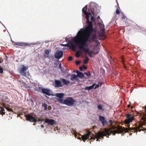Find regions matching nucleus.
<instances>
[{
  "label": "nucleus",
  "mask_w": 146,
  "mask_h": 146,
  "mask_svg": "<svg viewBox=\"0 0 146 146\" xmlns=\"http://www.w3.org/2000/svg\"><path fill=\"white\" fill-rule=\"evenodd\" d=\"M93 31V29L84 30L83 29H81L78 32L77 35L73 39V42L79 45V49L82 50L85 54H88L89 52V49L86 48L85 47L88 46V44L87 43L88 41L91 42V40H89V38Z\"/></svg>",
  "instance_id": "nucleus-1"
},
{
  "label": "nucleus",
  "mask_w": 146,
  "mask_h": 146,
  "mask_svg": "<svg viewBox=\"0 0 146 146\" xmlns=\"http://www.w3.org/2000/svg\"><path fill=\"white\" fill-rule=\"evenodd\" d=\"M87 5H86L82 9V11L86 15V18L87 19L86 23L88 24L87 27H85V30L93 29L92 21H95L96 17L97 14L99 12L100 9L97 7L95 4L91 3L89 6L88 13L87 11Z\"/></svg>",
  "instance_id": "nucleus-2"
},
{
  "label": "nucleus",
  "mask_w": 146,
  "mask_h": 146,
  "mask_svg": "<svg viewBox=\"0 0 146 146\" xmlns=\"http://www.w3.org/2000/svg\"><path fill=\"white\" fill-rule=\"evenodd\" d=\"M123 131L119 128L118 130H114V131L111 130V129H107L105 128L104 129V132L102 131H99L97 133V134L94 135L93 134V135H91V133L90 131H88L87 133L85 134L82 136V140L84 141L85 142L86 140L88 139L90 136V139H93V141L96 139L97 141H100V139L101 136H105L106 135L109 136L111 134H113V135H115L116 133L119 134V133H122Z\"/></svg>",
  "instance_id": "nucleus-3"
},
{
  "label": "nucleus",
  "mask_w": 146,
  "mask_h": 146,
  "mask_svg": "<svg viewBox=\"0 0 146 146\" xmlns=\"http://www.w3.org/2000/svg\"><path fill=\"white\" fill-rule=\"evenodd\" d=\"M145 124H144L143 123L142 124L139 123V125L133 128H132L130 127H124L123 129H122V127H121L118 126L117 127L113 126L111 128H110L111 130L113 129H117V130H118L119 128H120V129L123 131V133H121V134H124V131H125V133L128 132L129 131H130L131 132L134 131V132H137L138 131H144V130H146V125Z\"/></svg>",
  "instance_id": "nucleus-4"
},
{
  "label": "nucleus",
  "mask_w": 146,
  "mask_h": 146,
  "mask_svg": "<svg viewBox=\"0 0 146 146\" xmlns=\"http://www.w3.org/2000/svg\"><path fill=\"white\" fill-rule=\"evenodd\" d=\"M76 102L75 100L71 97H68L65 99V104L69 106H73L74 103Z\"/></svg>",
  "instance_id": "nucleus-5"
},
{
  "label": "nucleus",
  "mask_w": 146,
  "mask_h": 146,
  "mask_svg": "<svg viewBox=\"0 0 146 146\" xmlns=\"http://www.w3.org/2000/svg\"><path fill=\"white\" fill-rule=\"evenodd\" d=\"M125 116L127 118L124 121V123L125 124L127 125V126L128 127H130V125L129 123L132 121L134 119L133 117L130 114H127L125 115Z\"/></svg>",
  "instance_id": "nucleus-6"
},
{
  "label": "nucleus",
  "mask_w": 146,
  "mask_h": 146,
  "mask_svg": "<svg viewBox=\"0 0 146 146\" xmlns=\"http://www.w3.org/2000/svg\"><path fill=\"white\" fill-rule=\"evenodd\" d=\"M28 66H25L23 65H21V66L20 72L22 76H26V71L28 69Z\"/></svg>",
  "instance_id": "nucleus-7"
},
{
  "label": "nucleus",
  "mask_w": 146,
  "mask_h": 146,
  "mask_svg": "<svg viewBox=\"0 0 146 146\" xmlns=\"http://www.w3.org/2000/svg\"><path fill=\"white\" fill-rule=\"evenodd\" d=\"M26 118L27 120L30 121V122H36L37 121L36 119L30 114L27 115L26 116Z\"/></svg>",
  "instance_id": "nucleus-8"
},
{
  "label": "nucleus",
  "mask_w": 146,
  "mask_h": 146,
  "mask_svg": "<svg viewBox=\"0 0 146 146\" xmlns=\"http://www.w3.org/2000/svg\"><path fill=\"white\" fill-rule=\"evenodd\" d=\"M11 41L13 43H14V44L22 46H29V44L27 43H24L22 42H15L12 40Z\"/></svg>",
  "instance_id": "nucleus-9"
},
{
  "label": "nucleus",
  "mask_w": 146,
  "mask_h": 146,
  "mask_svg": "<svg viewBox=\"0 0 146 146\" xmlns=\"http://www.w3.org/2000/svg\"><path fill=\"white\" fill-rule=\"evenodd\" d=\"M99 117V120L102 123L103 126L108 124V123L104 117L100 115Z\"/></svg>",
  "instance_id": "nucleus-10"
},
{
  "label": "nucleus",
  "mask_w": 146,
  "mask_h": 146,
  "mask_svg": "<svg viewBox=\"0 0 146 146\" xmlns=\"http://www.w3.org/2000/svg\"><path fill=\"white\" fill-rule=\"evenodd\" d=\"M64 86V84H62L60 80H54V86L56 88H58L62 87Z\"/></svg>",
  "instance_id": "nucleus-11"
},
{
  "label": "nucleus",
  "mask_w": 146,
  "mask_h": 146,
  "mask_svg": "<svg viewBox=\"0 0 146 146\" xmlns=\"http://www.w3.org/2000/svg\"><path fill=\"white\" fill-rule=\"evenodd\" d=\"M45 122L46 123H47L48 125H52L56 123L55 121L54 120L48 118H45Z\"/></svg>",
  "instance_id": "nucleus-12"
},
{
  "label": "nucleus",
  "mask_w": 146,
  "mask_h": 146,
  "mask_svg": "<svg viewBox=\"0 0 146 146\" xmlns=\"http://www.w3.org/2000/svg\"><path fill=\"white\" fill-rule=\"evenodd\" d=\"M63 52L61 50H57L55 54V57L57 59H60L63 56Z\"/></svg>",
  "instance_id": "nucleus-13"
},
{
  "label": "nucleus",
  "mask_w": 146,
  "mask_h": 146,
  "mask_svg": "<svg viewBox=\"0 0 146 146\" xmlns=\"http://www.w3.org/2000/svg\"><path fill=\"white\" fill-rule=\"evenodd\" d=\"M50 91L49 89L44 88L42 89L41 93L49 96L51 95Z\"/></svg>",
  "instance_id": "nucleus-14"
},
{
  "label": "nucleus",
  "mask_w": 146,
  "mask_h": 146,
  "mask_svg": "<svg viewBox=\"0 0 146 146\" xmlns=\"http://www.w3.org/2000/svg\"><path fill=\"white\" fill-rule=\"evenodd\" d=\"M70 79L72 80H75L78 81V78H77V76L75 74H72L70 77Z\"/></svg>",
  "instance_id": "nucleus-15"
},
{
  "label": "nucleus",
  "mask_w": 146,
  "mask_h": 146,
  "mask_svg": "<svg viewBox=\"0 0 146 146\" xmlns=\"http://www.w3.org/2000/svg\"><path fill=\"white\" fill-rule=\"evenodd\" d=\"M64 94L62 93H56V94L55 96L57 97L58 98H63L64 96Z\"/></svg>",
  "instance_id": "nucleus-16"
},
{
  "label": "nucleus",
  "mask_w": 146,
  "mask_h": 146,
  "mask_svg": "<svg viewBox=\"0 0 146 146\" xmlns=\"http://www.w3.org/2000/svg\"><path fill=\"white\" fill-rule=\"evenodd\" d=\"M60 80H62V82L63 83V84L66 85H68V84L70 83V82L68 80H67L64 78H61Z\"/></svg>",
  "instance_id": "nucleus-17"
},
{
  "label": "nucleus",
  "mask_w": 146,
  "mask_h": 146,
  "mask_svg": "<svg viewBox=\"0 0 146 146\" xmlns=\"http://www.w3.org/2000/svg\"><path fill=\"white\" fill-rule=\"evenodd\" d=\"M100 31L101 32V33L100 35V36H104L105 35V29L104 28V26L103 25V27L102 28L100 29Z\"/></svg>",
  "instance_id": "nucleus-18"
},
{
  "label": "nucleus",
  "mask_w": 146,
  "mask_h": 146,
  "mask_svg": "<svg viewBox=\"0 0 146 146\" xmlns=\"http://www.w3.org/2000/svg\"><path fill=\"white\" fill-rule=\"evenodd\" d=\"M95 85V84H94L92 85L89 86H86L85 88L86 90H90L94 88V86Z\"/></svg>",
  "instance_id": "nucleus-19"
},
{
  "label": "nucleus",
  "mask_w": 146,
  "mask_h": 146,
  "mask_svg": "<svg viewBox=\"0 0 146 146\" xmlns=\"http://www.w3.org/2000/svg\"><path fill=\"white\" fill-rule=\"evenodd\" d=\"M45 54H44V56L46 58H48V55H49L50 52L48 50L46 49L44 51Z\"/></svg>",
  "instance_id": "nucleus-20"
},
{
  "label": "nucleus",
  "mask_w": 146,
  "mask_h": 146,
  "mask_svg": "<svg viewBox=\"0 0 146 146\" xmlns=\"http://www.w3.org/2000/svg\"><path fill=\"white\" fill-rule=\"evenodd\" d=\"M77 77H78L80 78H82L84 77V74L81 72H78L77 73Z\"/></svg>",
  "instance_id": "nucleus-21"
},
{
  "label": "nucleus",
  "mask_w": 146,
  "mask_h": 146,
  "mask_svg": "<svg viewBox=\"0 0 146 146\" xmlns=\"http://www.w3.org/2000/svg\"><path fill=\"white\" fill-rule=\"evenodd\" d=\"M57 100L60 103L65 104L64 101H65V99L64 100L61 98H57Z\"/></svg>",
  "instance_id": "nucleus-22"
},
{
  "label": "nucleus",
  "mask_w": 146,
  "mask_h": 146,
  "mask_svg": "<svg viewBox=\"0 0 146 146\" xmlns=\"http://www.w3.org/2000/svg\"><path fill=\"white\" fill-rule=\"evenodd\" d=\"M0 113L1 114H5V113L3 112L5 111V110L3 108L0 106Z\"/></svg>",
  "instance_id": "nucleus-23"
},
{
  "label": "nucleus",
  "mask_w": 146,
  "mask_h": 146,
  "mask_svg": "<svg viewBox=\"0 0 146 146\" xmlns=\"http://www.w3.org/2000/svg\"><path fill=\"white\" fill-rule=\"evenodd\" d=\"M69 48L72 50H74L75 49V46L74 44H72L70 46Z\"/></svg>",
  "instance_id": "nucleus-24"
},
{
  "label": "nucleus",
  "mask_w": 146,
  "mask_h": 146,
  "mask_svg": "<svg viewBox=\"0 0 146 146\" xmlns=\"http://www.w3.org/2000/svg\"><path fill=\"white\" fill-rule=\"evenodd\" d=\"M89 60V58L88 57H87L84 60L83 62L85 64H87L88 61Z\"/></svg>",
  "instance_id": "nucleus-25"
},
{
  "label": "nucleus",
  "mask_w": 146,
  "mask_h": 146,
  "mask_svg": "<svg viewBox=\"0 0 146 146\" xmlns=\"http://www.w3.org/2000/svg\"><path fill=\"white\" fill-rule=\"evenodd\" d=\"M96 36L95 35H94L92 37V41L93 42L96 41L95 39H96ZM96 41L97 42L98 41V40H96Z\"/></svg>",
  "instance_id": "nucleus-26"
},
{
  "label": "nucleus",
  "mask_w": 146,
  "mask_h": 146,
  "mask_svg": "<svg viewBox=\"0 0 146 146\" xmlns=\"http://www.w3.org/2000/svg\"><path fill=\"white\" fill-rule=\"evenodd\" d=\"M42 106L44 108V110H45L47 109V105L45 103H44L42 104Z\"/></svg>",
  "instance_id": "nucleus-27"
},
{
  "label": "nucleus",
  "mask_w": 146,
  "mask_h": 146,
  "mask_svg": "<svg viewBox=\"0 0 146 146\" xmlns=\"http://www.w3.org/2000/svg\"><path fill=\"white\" fill-rule=\"evenodd\" d=\"M80 52V51H77L76 54V55H75V56H76V57H79L80 56V54H79V53Z\"/></svg>",
  "instance_id": "nucleus-28"
},
{
  "label": "nucleus",
  "mask_w": 146,
  "mask_h": 146,
  "mask_svg": "<svg viewBox=\"0 0 146 146\" xmlns=\"http://www.w3.org/2000/svg\"><path fill=\"white\" fill-rule=\"evenodd\" d=\"M73 60V58L71 56H70L68 58V61H71Z\"/></svg>",
  "instance_id": "nucleus-29"
},
{
  "label": "nucleus",
  "mask_w": 146,
  "mask_h": 146,
  "mask_svg": "<svg viewBox=\"0 0 146 146\" xmlns=\"http://www.w3.org/2000/svg\"><path fill=\"white\" fill-rule=\"evenodd\" d=\"M84 74L87 76H90L91 75L89 71L88 73L84 72Z\"/></svg>",
  "instance_id": "nucleus-30"
},
{
  "label": "nucleus",
  "mask_w": 146,
  "mask_h": 146,
  "mask_svg": "<svg viewBox=\"0 0 146 146\" xmlns=\"http://www.w3.org/2000/svg\"><path fill=\"white\" fill-rule=\"evenodd\" d=\"M121 13L122 14V16L121 17L122 19H125L126 18V17L124 15L123 13L121 12Z\"/></svg>",
  "instance_id": "nucleus-31"
},
{
  "label": "nucleus",
  "mask_w": 146,
  "mask_h": 146,
  "mask_svg": "<svg viewBox=\"0 0 146 146\" xmlns=\"http://www.w3.org/2000/svg\"><path fill=\"white\" fill-rule=\"evenodd\" d=\"M80 63V62L79 60L76 61L75 62V64L77 65H79Z\"/></svg>",
  "instance_id": "nucleus-32"
},
{
  "label": "nucleus",
  "mask_w": 146,
  "mask_h": 146,
  "mask_svg": "<svg viewBox=\"0 0 146 146\" xmlns=\"http://www.w3.org/2000/svg\"><path fill=\"white\" fill-rule=\"evenodd\" d=\"M98 108L99 110H101L102 109V107L100 105H98Z\"/></svg>",
  "instance_id": "nucleus-33"
},
{
  "label": "nucleus",
  "mask_w": 146,
  "mask_h": 146,
  "mask_svg": "<svg viewBox=\"0 0 146 146\" xmlns=\"http://www.w3.org/2000/svg\"><path fill=\"white\" fill-rule=\"evenodd\" d=\"M115 12H116V13L117 14H118L120 13L119 10L118 8L117 9H116V11Z\"/></svg>",
  "instance_id": "nucleus-34"
},
{
  "label": "nucleus",
  "mask_w": 146,
  "mask_h": 146,
  "mask_svg": "<svg viewBox=\"0 0 146 146\" xmlns=\"http://www.w3.org/2000/svg\"><path fill=\"white\" fill-rule=\"evenodd\" d=\"M92 52H89L88 54V56L90 57H92L93 56L92 55Z\"/></svg>",
  "instance_id": "nucleus-35"
},
{
  "label": "nucleus",
  "mask_w": 146,
  "mask_h": 146,
  "mask_svg": "<svg viewBox=\"0 0 146 146\" xmlns=\"http://www.w3.org/2000/svg\"><path fill=\"white\" fill-rule=\"evenodd\" d=\"M42 88L40 87H39L38 88L37 91H38L40 92H41Z\"/></svg>",
  "instance_id": "nucleus-36"
},
{
  "label": "nucleus",
  "mask_w": 146,
  "mask_h": 146,
  "mask_svg": "<svg viewBox=\"0 0 146 146\" xmlns=\"http://www.w3.org/2000/svg\"><path fill=\"white\" fill-rule=\"evenodd\" d=\"M7 110L9 111H13V110L11 108H7Z\"/></svg>",
  "instance_id": "nucleus-37"
},
{
  "label": "nucleus",
  "mask_w": 146,
  "mask_h": 146,
  "mask_svg": "<svg viewBox=\"0 0 146 146\" xmlns=\"http://www.w3.org/2000/svg\"><path fill=\"white\" fill-rule=\"evenodd\" d=\"M61 45L63 46H69V44H61Z\"/></svg>",
  "instance_id": "nucleus-38"
},
{
  "label": "nucleus",
  "mask_w": 146,
  "mask_h": 146,
  "mask_svg": "<svg viewBox=\"0 0 146 146\" xmlns=\"http://www.w3.org/2000/svg\"><path fill=\"white\" fill-rule=\"evenodd\" d=\"M3 70L2 68H0V73H2L3 72Z\"/></svg>",
  "instance_id": "nucleus-39"
},
{
  "label": "nucleus",
  "mask_w": 146,
  "mask_h": 146,
  "mask_svg": "<svg viewBox=\"0 0 146 146\" xmlns=\"http://www.w3.org/2000/svg\"><path fill=\"white\" fill-rule=\"evenodd\" d=\"M109 123L111 125H112L113 123V121L112 120H110L109 121Z\"/></svg>",
  "instance_id": "nucleus-40"
},
{
  "label": "nucleus",
  "mask_w": 146,
  "mask_h": 146,
  "mask_svg": "<svg viewBox=\"0 0 146 146\" xmlns=\"http://www.w3.org/2000/svg\"><path fill=\"white\" fill-rule=\"evenodd\" d=\"M99 87V85L98 84H97L96 85L95 87L94 88V89H96V88H98Z\"/></svg>",
  "instance_id": "nucleus-41"
},
{
  "label": "nucleus",
  "mask_w": 146,
  "mask_h": 146,
  "mask_svg": "<svg viewBox=\"0 0 146 146\" xmlns=\"http://www.w3.org/2000/svg\"><path fill=\"white\" fill-rule=\"evenodd\" d=\"M82 67L84 69H86L87 68V67L85 65H83Z\"/></svg>",
  "instance_id": "nucleus-42"
},
{
  "label": "nucleus",
  "mask_w": 146,
  "mask_h": 146,
  "mask_svg": "<svg viewBox=\"0 0 146 146\" xmlns=\"http://www.w3.org/2000/svg\"><path fill=\"white\" fill-rule=\"evenodd\" d=\"M83 69V67H79V70H80L81 71H82Z\"/></svg>",
  "instance_id": "nucleus-43"
},
{
  "label": "nucleus",
  "mask_w": 146,
  "mask_h": 146,
  "mask_svg": "<svg viewBox=\"0 0 146 146\" xmlns=\"http://www.w3.org/2000/svg\"><path fill=\"white\" fill-rule=\"evenodd\" d=\"M64 68L62 67V68H60L62 72H63V70L64 69Z\"/></svg>",
  "instance_id": "nucleus-44"
},
{
  "label": "nucleus",
  "mask_w": 146,
  "mask_h": 146,
  "mask_svg": "<svg viewBox=\"0 0 146 146\" xmlns=\"http://www.w3.org/2000/svg\"><path fill=\"white\" fill-rule=\"evenodd\" d=\"M98 83L99 84L101 85L103 84V82H98Z\"/></svg>",
  "instance_id": "nucleus-45"
},
{
  "label": "nucleus",
  "mask_w": 146,
  "mask_h": 146,
  "mask_svg": "<svg viewBox=\"0 0 146 146\" xmlns=\"http://www.w3.org/2000/svg\"><path fill=\"white\" fill-rule=\"evenodd\" d=\"M38 121H40L41 122V123L42 122V119H38Z\"/></svg>",
  "instance_id": "nucleus-46"
},
{
  "label": "nucleus",
  "mask_w": 146,
  "mask_h": 146,
  "mask_svg": "<svg viewBox=\"0 0 146 146\" xmlns=\"http://www.w3.org/2000/svg\"><path fill=\"white\" fill-rule=\"evenodd\" d=\"M61 64L60 63L59 65V68H62V66H61Z\"/></svg>",
  "instance_id": "nucleus-47"
},
{
  "label": "nucleus",
  "mask_w": 146,
  "mask_h": 146,
  "mask_svg": "<svg viewBox=\"0 0 146 146\" xmlns=\"http://www.w3.org/2000/svg\"><path fill=\"white\" fill-rule=\"evenodd\" d=\"M41 127H42V128H44V125H41Z\"/></svg>",
  "instance_id": "nucleus-48"
},
{
  "label": "nucleus",
  "mask_w": 146,
  "mask_h": 146,
  "mask_svg": "<svg viewBox=\"0 0 146 146\" xmlns=\"http://www.w3.org/2000/svg\"><path fill=\"white\" fill-rule=\"evenodd\" d=\"M1 58H0V63H1L2 62V61L1 60Z\"/></svg>",
  "instance_id": "nucleus-49"
},
{
  "label": "nucleus",
  "mask_w": 146,
  "mask_h": 146,
  "mask_svg": "<svg viewBox=\"0 0 146 146\" xmlns=\"http://www.w3.org/2000/svg\"><path fill=\"white\" fill-rule=\"evenodd\" d=\"M130 105H128L127 106V107L128 108H129L130 107Z\"/></svg>",
  "instance_id": "nucleus-50"
},
{
  "label": "nucleus",
  "mask_w": 146,
  "mask_h": 146,
  "mask_svg": "<svg viewBox=\"0 0 146 146\" xmlns=\"http://www.w3.org/2000/svg\"><path fill=\"white\" fill-rule=\"evenodd\" d=\"M80 72L78 70H76V72L77 74V73H78V72Z\"/></svg>",
  "instance_id": "nucleus-51"
},
{
  "label": "nucleus",
  "mask_w": 146,
  "mask_h": 146,
  "mask_svg": "<svg viewBox=\"0 0 146 146\" xmlns=\"http://www.w3.org/2000/svg\"><path fill=\"white\" fill-rule=\"evenodd\" d=\"M100 17L98 16V17H97V19H99V18H100Z\"/></svg>",
  "instance_id": "nucleus-52"
},
{
  "label": "nucleus",
  "mask_w": 146,
  "mask_h": 146,
  "mask_svg": "<svg viewBox=\"0 0 146 146\" xmlns=\"http://www.w3.org/2000/svg\"><path fill=\"white\" fill-rule=\"evenodd\" d=\"M124 60H123V59H122V62H124Z\"/></svg>",
  "instance_id": "nucleus-53"
},
{
  "label": "nucleus",
  "mask_w": 146,
  "mask_h": 146,
  "mask_svg": "<svg viewBox=\"0 0 146 146\" xmlns=\"http://www.w3.org/2000/svg\"><path fill=\"white\" fill-rule=\"evenodd\" d=\"M145 112L146 113V108H145Z\"/></svg>",
  "instance_id": "nucleus-54"
},
{
  "label": "nucleus",
  "mask_w": 146,
  "mask_h": 146,
  "mask_svg": "<svg viewBox=\"0 0 146 146\" xmlns=\"http://www.w3.org/2000/svg\"><path fill=\"white\" fill-rule=\"evenodd\" d=\"M103 136H101V137H102V138H103Z\"/></svg>",
  "instance_id": "nucleus-55"
},
{
  "label": "nucleus",
  "mask_w": 146,
  "mask_h": 146,
  "mask_svg": "<svg viewBox=\"0 0 146 146\" xmlns=\"http://www.w3.org/2000/svg\"><path fill=\"white\" fill-rule=\"evenodd\" d=\"M133 108V107H131V108Z\"/></svg>",
  "instance_id": "nucleus-56"
},
{
  "label": "nucleus",
  "mask_w": 146,
  "mask_h": 146,
  "mask_svg": "<svg viewBox=\"0 0 146 146\" xmlns=\"http://www.w3.org/2000/svg\"><path fill=\"white\" fill-rule=\"evenodd\" d=\"M118 8H119V9H120V8H119V7H118Z\"/></svg>",
  "instance_id": "nucleus-57"
},
{
  "label": "nucleus",
  "mask_w": 146,
  "mask_h": 146,
  "mask_svg": "<svg viewBox=\"0 0 146 146\" xmlns=\"http://www.w3.org/2000/svg\"><path fill=\"white\" fill-rule=\"evenodd\" d=\"M107 137H108L107 136Z\"/></svg>",
  "instance_id": "nucleus-58"
}]
</instances>
